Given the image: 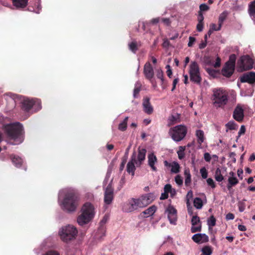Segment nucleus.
<instances>
[{
  "mask_svg": "<svg viewBox=\"0 0 255 255\" xmlns=\"http://www.w3.org/2000/svg\"><path fill=\"white\" fill-rule=\"evenodd\" d=\"M201 224L192 225L191 229L192 233H195L197 232H200L201 231Z\"/></svg>",
  "mask_w": 255,
  "mask_h": 255,
  "instance_id": "37998d69",
  "label": "nucleus"
},
{
  "mask_svg": "<svg viewBox=\"0 0 255 255\" xmlns=\"http://www.w3.org/2000/svg\"><path fill=\"white\" fill-rule=\"evenodd\" d=\"M168 197V194L167 192L164 191V193H162L160 197V200H164L167 199Z\"/></svg>",
  "mask_w": 255,
  "mask_h": 255,
  "instance_id": "338daca9",
  "label": "nucleus"
},
{
  "mask_svg": "<svg viewBox=\"0 0 255 255\" xmlns=\"http://www.w3.org/2000/svg\"><path fill=\"white\" fill-rule=\"evenodd\" d=\"M177 118L174 116L170 117L168 120V126L174 125L176 123Z\"/></svg>",
  "mask_w": 255,
  "mask_h": 255,
  "instance_id": "8fccbe9b",
  "label": "nucleus"
},
{
  "mask_svg": "<svg viewBox=\"0 0 255 255\" xmlns=\"http://www.w3.org/2000/svg\"><path fill=\"white\" fill-rule=\"evenodd\" d=\"M12 4L17 8H23L25 7L27 4L28 0H11Z\"/></svg>",
  "mask_w": 255,
  "mask_h": 255,
  "instance_id": "393cba45",
  "label": "nucleus"
},
{
  "mask_svg": "<svg viewBox=\"0 0 255 255\" xmlns=\"http://www.w3.org/2000/svg\"><path fill=\"white\" fill-rule=\"evenodd\" d=\"M148 165L153 171H157L156 164L157 163V158L153 152L149 153L147 155Z\"/></svg>",
  "mask_w": 255,
  "mask_h": 255,
  "instance_id": "2eb2a0df",
  "label": "nucleus"
},
{
  "mask_svg": "<svg viewBox=\"0 0 255 255\" xmlns=\"http://www.w3.org/2000/svg\"><path fill=\"white\" fill-rule=\"evenodd\" d=\"M128 119V117H126L124 120L119 124L118 129L121 131H125L127 128V123Z\"/></svg>",
  "mask_w": 255,
  "mask_h": 255,
  "instance_id": "72a5a7b5",
  "label": "nucleus"
},
{
  "mask_svg": "<svg viewBox=\"0 0 255 255\" xmlns=\"http://www.w3.org/2000/svg\"><path fill=\"white\" fill-rule=\"evenodd\" d=\"M216 220L213 216H211L207 220V225L209 229H211L216 225Z\"/></svg>",
  "mask_w": 255,
  "mask_h": 255,
  "instance_id": "e433bc0d",
  "label": "nucleus"
},
{
  "mask_svg": "<svg viewBox=\"0 0 255 255\" xmlns=\"http://www.w3.org/2000/svg\"><path fill=\"white\" fill-rule=\"evenodd\" d=\"M18 97L19 96L12 93H8L4 95L5 99L7 100L8 98H10V102L12 103H14V100Z\"/></svg>",
  "mask_w": 255,
  "mask_h": 255,
  "instance_id": "ea45409f",
  "label": "nucleus"
},
{
  "mask_svg": "<svg viewBox=\"0 0 255 255\" xmlns=\"http://www.w3.org/2000/svg\"><path fill=\"white\" fill-rule=\"evenodd\" d=\"M78 234V230L75 227L68 225L59 229L58 235L60 239L65 243H68L74 240Z\"/></svg>",
  "mask_w": 255,
  "mask_h": 255,
  "instance_id": "39448f33",
  "label": "nucleus"
},
{
  "mask_svg": "<svg viewBox=\"0 0 255 255\" xmlns=\"http://www.w3.org/2000/svg\"><path fill=\"white\" fill-rule=\"evenodd\" d=\"M246 131V128L244 126H242L240 128V129L239 130V131L238 132L239 136H241L242 134H243L245 133Z\"/></svg>",
  "mask_w": 255,
  "mask_h": 255,
  "instance_id": "e2e57ef3",
  "label": "nucleus"
},
{
  "mask_svg": "<svg viewBox=\"0 0 255 255\" xmlns=\"http://www.w3.org/2000/svg\"><path fill=\"white\" fill-rule=\"evenodd\" d=\"M146 150L144 148H139L137 155H136L135 163L136 166H139L145 158Z\"/></svg>",
  "mask_w": 255,
  "mask_h": 255,
  "instance_id": "a211bd4d",
  "label": "nucleus"
},
{
  "mask_svg": "<svg viewBox=\"0 0 255 255\" xmlns=\"http://www.w3.org/2000/svg\"><path fill=\"white\" fill-rule=\"evenodd\" d=\"M240 81L242 83L255 84V72H250L243 74L240 77Z\"/></svg>",
  "mask_w": 255,
  "mask_h": 255,
  "instance_id": "ddd939ff",
  "label": "nucleus"
},
{
  "mask_svg": "<svg viewBox=\"0 0 255 255\" xmlns=\"http://www.w3.org/2000/svg\"><path fill=\"white\" fill-rule=\"evenodd\" d=\"M254 60L249 55L241 56L237 62V71L240 72L250 70L253 67Z\"/></svg>",
  "mask_w": 255,
  "mask_h": 255,
  "instance_id": "0eeeda50",
  "label": "nucleus"
},
{
  "mask_svg": "<svg viewBox=\"0 0 255 255\" xmlns=\"http://www.w3.org/2000/svg\"><path fill=\"white\" fill-rule=\"evenodd\" d=\"M201 176L203 179H206L208 176V172L205 167H202L200 170Z\"/></svg>",
  "mask_w": 255,
  "mask_h": 255,
  "instance_id": "3c124183",
  "label": "nucleus"
},
{
  "mask_svg": "<svg viewBox=\"0 0 255 255\" xmlns=\"http://www.w3.org/2000/svg\"><path fill=\"white\" fill-rule=\"evenodd\" d=\"M144 74L145 77L149 80H151L154 75L153 69L149 63H146L144 66Z\"/></svg>",
  "mask_w": 255,
  "mask_h": 255,
  "instance_id": "4be33fe9",
  "label": "nucleus"
},
{
  "mask_svg": "<svg viewBox=\"0 0 255 255\" xmlns=\"http://www.w3.org/2000/svg\"><path fill=\"white\" fill-rule=\"evenodd\" d=\"M196 28L197 31L199 32L202 31L203 29V23L198 22Z\"/></svg>",
  "mask_w": 255,
  "mask_h": 255,
  "instance_id": "0e129e2a",
  "label": "nucleus"
},
{
  "mask_svg": "<svg viewBox=\"0 0 255 255\" xmlns=\"http://www.w3.org/2000/svg\"><path fill=\"white\" fill-rule=\"evenodd\" d=\"M81 214L77 217V223L80 226H84L90 222L94 218L96 211L94 206L91 203L87 202L82 206Z\"/></svg>",
  "mask_w": 255,
  "mask_h": 255,
  "instance_id": "7ed1b4c3",
  "label": "nucleus"
},
{
  "mask_svg": "<svg viewBox=\"0 0 255 255\" xmlns=\"http://www.w3.org/2000/svg\"><path fill=\"white\" fill-rule=\"evenodd\" d=\"M254 93L253 89H249L247 91L241 90L240 95L242 97H251Z\"/></svg>",
  "mask_w": 255,
  "mask_h": 255,
  "instance_id": "4c0bfd02",
  "label": "nucleus"
},
{
  "mask_svg": "<svg viewBox=\"0 0 255 255\" xmlns=\"http://www.w3.org/2000/svg\"><path fill=\"white\" fill-rule=\"evenodd\" d=\"M129 49L132 52L135 53L137 49V44L135 42L132 41L128 44Z\"/></svg>",
  "mask_w": 255,
  "mask_h": 255,
  "instance_id": "c03bdc74",
  "label": "nucleus"
},
{
  "mask_svg": "<svg viewBox=\"0 0 255 255\" xmlns=\"http://www.w3.org/2000/svg\"><path fill=\"white\" fill-rule=\"evenodd\" d=\"M207 184L211 186L212 188H215V183L213 179L211 178H209L207 179Z\"/></svg>",
  "mask_w": 255,
  "mask_h": 255,
  "instance_id": "864d4df0",
  "label": "nucleus"
},
{
  "mask_svg": "<svg viewBox=\"0 0 255 255\" xmlns=\"http://www.w3.org/2000/svg\"><path fill=\"white\" fill-rule=\"evenodd\" d=\"M141 86V85L140 82H137L135 83L133 94L134 98H136L137 97L138 94L140 91Z\"/></svg>",
  "mask_w": 255,
  "mask_h": 255,
  "instance_id": "c9c22d12",
  "label": "nucleus"
},
{
  "mask_svg": "<svg viewBox=\"0 0 255 255\" xmlns=\"http://www.w3.org/2000/svg\"><path fill=\"white\" fill-rule=\"evenodd\" d=\"M157 208L155 206L152 205L144 210L142 214L144 215L145 217H148L153 215L156 211Z\"/></svg>",
  "mask_w": 255,
  "mask_h": 255,
  "instance_id": "bb28decb",
  "label": "nucleus"
},
{
  "mask_svg": "<svg viewBox=\"0 0 255 255\" xmlns=\"http://www.w3.org/2000/svg\"><path fill=\"white\" fill-rule=\"evenodd\" d=\"M11 160L13 164L17 167H20L23 163V160L18 156H13L11 157Z\"/></svg>",
  "mask_w": 255,
  "mask_h": 255,
  "instance_id": "2f4dec72",
  "label": "nucleus"
},
{
  "mask_svg": "<svg viewBox=\"0 0 255 255\" xmlns=\"http://www.w3.org/2000/svg\"><path fill=\"white\" fill-rule=\"evenodd\" d=\"M156 73L157 77L161 80L162 84L164 81L163 71L161 69H158L156 71Z\"/></svg>",
  "mask_w": 255,
  "mask_h": 255,
  "instance_id": "a18cd8bd",
  "label": "nucleus"
},
{
  "mask_svg": "<svg viewBox=\"0 0 255 255\" xmlns=\"http://www.w3.org/2000/svg\"><path fill=\"white\" fill-rule=\"evenodd\" d=\"M175 181L178 186H181L183 184V179L179 175H177L175 177Z\"/></svg>",
  "mask_w": 255,
  "mask_h": 255,
  "instance_id": "603ef678",
  "label": "nucleus"
},
{
  "mask_svg": "<svg viewBox=\"0 0 255 255\" xmlns=\"http://www.w3.org/2000/svg\"><path fill=\"white\" fill-rule=\"evenodd\" d=\"M187 132L186 127L183 125H180L171 128L169 129L168 134L174 141L179 142L184 138Z\"/></svg>",
  "mask_w": 255,
  "mask_h": 255,
  "instance_id": "423d86ee",
  "label": "nucleus"
},
{
  "mask_svg": "<svg viewBox=\"0 0 255 255\" xmlns=\"http://www.w3.org/2000/svg\"><path fill=\"white\" fill-rule=\"evenodd\" d=\"M248 11L251 18L255 20V0L249 4Z\"/></svg>",
  "mask_w": 255,
  "mask_h": 255,
  "instance_id": "cd10ccee",
  "label": "nucleus"
},
{
  "mask_svg": "<svg viewBox=\"0 0 255 255\" xmlns=\"http://www.w3.org/2000/svg\"><path fill=\"white\" fill-rule=\"evenodd\" d=\"M200 9L201 11H206L209 9V6L206 4H201L200 5Z\"/></svg>",
  "mask_w": 255,
  "mask_h": 255,
  "instance_id": "680f3d73",
  "label": "nucleus"
},
{
  "mask_svg": "<svg viewBox=\"0 0 255 255\" xmlns=\"http://www.w3.org/2000/svg\"><path fill=\"white\" fill-rule=\"evenodd\" d=\"M211 100L213 106L216 108H223L228 102V93L222 88L214 89Z\"/></svg>",
  "mask_w": 255,
  "mask_h": 255,
  "instance_id": "20e7f679",
  "label": "nucleus"
},
{
  "mask_svg": "<svg viewBox=\"0 0 255 255\" xmlns=\"http://www.w3.org/2000/svg\"><path fill=\"white\" fill-rule=\"evenodd\" d=\"M136 158V153L134 152L131 157L130 161L127 164V171L128 173L131 175L132 176L134 175V172L135 170V167L134 164Z\"/></svg>",
  "mask_w": 255,
  "mask_h": 255,
  "instance_id": "4468645a",
  "label": "nucleus"
},
{
  "mask_svg": "<svg viewBox=\"0 0 255 255\" xmlns=\"http://www.w3.org/2000/svg\"><path fill=\"white\" fill-rule=\"evenodd\" d=\"M143 112L147 115L151 114L153 112V108L150 102V99L146 97L143 98L142 103Z\"/></svg>",
  "mask_w": 255,
  "mask_h": 255,
  "instance_id": "dca6fc26",
  "label": "nucleus"
},
{
  "mask_svg": "<svg viewBox=\"0 0 255 255\" xmlns=\"http://www.w3.org/2000/svg\"><path fill=\"white\" fill-rule=\"evenodd\" d=\"M164 166L170 168V172L172 173H178L180 171V166L179 163L176 161L168 162L167 161H164Z\"/></svg>",
  "mask_w": 255,
  "mask_h": 255,
  "instance_id": "f3484780",
  "label": "nucleus"
},
{
  "mask_svg": "<svg viewBox=\"0 0 255 255\" xmlns=\"http://www.w3.org/2000/svg\"><path fill=\"white\" fill-rule=\"evenodd\" d=\"M233 117L237 121L241 122L243 120L244 118V111L240 106H237L235 109Z\"/></svg>",
  "mask_w": 255,
  "mask_h": 255,
  "instance_id": "b1692460",
  "label": "nucleus"
},
{
  "mask_svg": "<svg viewBox=\"0 0 255 255\" xmlns=\"http://www.w3.org/2000/svg\"><path fill=\"white\" fill-rule=\"evenodd\" d=\"M228 15V12L226 11H224L222 12L219 16V24L220 25H222V24L224 20L227 18V16Z\"/></svg>",
  "mask_w": 255,
  "mask_h": 255,
  "instance_id": "a19ab883",
  "label": "nucleus"
},
{
  "mask_svg": "<svg viewBox=\"0 0 255 255\" xmlns=\"http://www.w3.org/2000/svg\"><path fill=\"white\" fill-rule=\"evenodd\" d=\"M170 42L168 39H165L163 40L162 46L163 47L167 48L169 46Z\"/></svg>",
  "mask_w": 255,
  "mask_h": 255,
  "instance_id": "774afa93",
  "label": "nucleus"
},
{
  "mask_svg": "<svg viewBox=\"0 0 255 255\" xmlns=\"http://www.w3.org/2000/svg\"><path fill=\"white\" fill-rule=\"evenodd\" d=\"M2 129L7 136L15 141L14 144H19L23 141V127L19 123L4 124L2 126Z\"/></svg>",
  "mask_w": 255,
  "mask_h": 255,
  "instance_id": "f03ea898",
  "label": "nucleus"
},
{
  "mask_svg": "<svg viewBox=\"0 0 255 255\" xmlns=\"http://www.w3.org/2000/svg\"><path fill=\"white\" fill-rule=\"evenodd\" d=\"M154 199V194L151 193L144 194L137 198L140 208L144 207L150 204Z\"/></svg>",
  "mask_w": 255,
  "mask_h": 255,
  "instance_id": "9d476101",
  "label": "nucleus"
},
{
  "mask_svg": "<svg viewBox=\"0 0 255 255\" xmlns=\"http://www.w3.org/2000/svg\"><path fill=\"white\" fill-rule=\"evenodd\" d=\"M201 251V255H211L212 253L211 248L209 246H206L203 248Z\"/></svg>",
  "mask_w": 255,
  "mask_h": 255,
  "instance_id": "79ce46f5",
  "label": "nucleus"
},
{
  "mask_svg": "<svg viewBox=\"0 0 255 255\" xmlns=\"http://www.w3.org/2000/svg\"><path fill=\"white\" fill-rule=\"evenodd\" d=\"M165 214L170 222L172 225H176L177 221V211L172 206H169L167 207L165 211Z\"/></svg>",
  "mask_w": 255,
  "mask_h": 255,
  "instance_id": "9b49d317",
  "label": "nucleus"
},
{
  "mask_svg": "<svg viewBox=\"0 0 255 255\" xmlns=\"http://www.w3.org/2000/svg\"><path fill=\"white\" fill-rule=\"evenodd\" d=\"M235 218L234 215L232 213H228L226 216V219L227 220H233Z\"/></svg>",
  "mask_w": 255,
  "mask_h": 255,
  "instance_id": "69168bd1",
  "label": "nucleus"
},
{
  "mask_svg": "<svg viewBox=\"0 0 255 255\" xmlns=\"http://www.w3.org/2000/svg\"><path fill=\"white\" fill-rule=\"evenodd\" d=\"M196 136L197 139V142L200 145L199 147H201V144L204 142L205 139L204 131L200 129L197 130L196 131Z\"/></svg>",
  "mask_w": 255,
  "mask_h": 255,
  "instance_id": "a878e982",
  "label": "nucleus"
},
{
  "mask_svg": "<svg viewBox=\"0 0 255 255\" xmlns=\"http://www.w3.org/2000/svg\"><path fill=\"white\" fill-rule=\"evenodd\" d=\"M140 208L137 198H131L123 204L122 210L125 212L129 213L137 210Z\"/></svg>",
  "mask_w": 255,
  "mask_h": 255,
  "instance_id": "1a4fd4ad",
  "label": "nucleus"
},
{
  "mask_svg": "<svg viewBox=\"0 0 255 255\" xmlns=\"http://www.w3.org/2000/svg\"><path fill=\"white\" fill-rule=\"evenodd\" d=\"M235 65L226 63L224 68L222 70V74L227 77H230L235 70Z\"/></svg>",
  "mask_w": 255,
  "mask_h": 255,
  "instance_id": "aec40b11",
  "label": "nucleus"
},
{
  "mask_svg": "<svg viewBox=\"0 0 255 255\" xmlns=\"http://www.w3.org/2000/svg\"><path fill=\"white\" fill-rule=\"evenodd\" d=\"M204 158L206 161L210 162L211 159V156L209 153L206 152L204 154Z\"/></svg>",
  "mask_w": 255,
  "mask_h": 255,
  "instance_id": "052dcab7",
  "label": "nucleus"
},
{
  "mask_svg": "<svg viewBox=\"0 0 255 255\" xmlns=\"http://www.w3.org/2000/svg\"><path fill=\"white\" fill-rule=\"evenodd\" d=\"M184 173L185 175V184L186 186H188L191 181V176L189 169L188 168H185Z\"/></svg>",
  "mask_w": 255,
  "mask_h": 255,
  "instance_id": "7c9ffc66",
  "label": "nucleus"
},
{
  "mask_svg": "<svg viewBox=\"0 0 255 255\" xmlns=\"http://www.w3.org/2000/svg\"><path fill=\"white\" fill-rule=\"evenodd\" d=\"M194 207L197 209H201L203 207V201L200 198L196 197L194 199Z\"/></svg>",
  "mask_w": 255,
  "mask_h": 255,
  "instance_id": "f704fd0d",
  "label": "nucleus"
},
{
  "mask_svg": "<svg viewBox=\"0 0 255 255\" xmlns=\"http://www.w3.org/2000/svg\"><path fill=\"white\" fill-rule=\"evenodd\" d=\"M221 64V59L219 57H217L215 63L212 64V65L215 67H219Z\"/></svg>",
  "mask_w": 255,
  "mask_h": 255,
  "instance_id": "4d7b16f0",
  "label": "nucleus"
},
{
  "mask_svg": "<svg viewBox=\"0 0 255 255\" xmlns=\"http://www.w3.org/2000/svg\"><path fill=\"white\" fill-rule=\"evenodd\" d=\"M185 148V146H180L179 147V149L177 152L179 159H182L184 157Z\"/></svg>",
  "mask_w": 255,
  "mask_h": 255,
  "instance_id": "58836bf2",
  "label": "nucleus"
},
{
  "mask_svg": "<svg viewBox=\"0 0 255 255\" xmlns=\"http://www.w3.org/2000/svg\"><path fill=\"white\" fill-rule=\"evenodd\" d=\"M228 181V184L227 185V188L229 190H230L232 187L237 185L239 182L238 179L236 176V174L232 171L229 173Z\"/></svg>",
  "mask_w": 255,
  "mask_h": 255,
  "instance_id": "5701e85b",
  "label": "nucleus"
},
{
  "mask_svg": "<svg viewBox=\"0 0 255 255\" xmlns=\"http://www.w3.org/2000/svg\"><path fill=\"white\" fill-rule=\"evenodd\" d=\"M236 60V56L235 54H232L230 56L229 60L226 63L233 64L235 66V62Z\"/></svg>",
  "mask_w": 255,
  "mask_h": 255,
  "instance_id": "09e8293b",
  "label": "nucleus"
},
{
  "mask_svg": "<svg viewBox=\"0 0 255 255\" xmlns=\"http://www.w3.org/2000/svg\"><path fill=\"white\" fill-rule=\"evenodd\" d=\"M58 204L66 212H75L79 204V199L76 195L75 188L66 187L61 189L58 193Z\"/></svg>",
  "mask_w": 255,
  "mask_h": 255,
  "instance_id": "f257e3e1",
  "label": "nucleus"
},
{
  "mask_svg": "<svg viewBox=\"0 0 255 255\" xmlns=\"http://www.w3.org/2000/svg\"><path fill=\"white\" fill-rule=\"evenodd\" d=\"M112 182V180H111L105 191L104 202L105 204L108 205L111 204L113 199L114 189Z\"/></svg>",
  "mask_w": 255,
  "mask_h": 255,
  "instance_id": "f8f14e48",
  "label": "nucleus"
},
{
  "mask_svg": "<svg viewBox=\"0 0 255 255\" xmlns=\"http://www.w3.org/2000/svg\"><path fill=\"white\" fill-rule=\"evenodd\" d=\"M195 41V38L193 37L190 36L189 38V42L188 46L189 47H192Z\"/></svg>",
  "mask_w": 255,
  "mask_h": 255,
  "instance_id": "bf43d9fd",
  "label": "nucleus"
},
{
  "mask_svg": "<svg viewBox=\"0 0 255 255\" xmlns=\"http://www.w3.org/2000/svg\"><path fill=\"white\" fill-rule=\"evenodd\" d=\"M164 191L170 193L171 197L174 196L176 194L175 189L172 188L171 185L169 184H166L164 187Z\"/></svg>",
  "mask_w": 255,
  "mask_h": 255,
  "instance_id": "c756f323",
  "label": "nucleus"
},
{
  "mask_svg": "<svg viewBox=\"0 0 255 255\" xmlns=\"http://www.w3.org/2000/svg\"><path fill=\"white\" fill-rule=\"evenodd\" d=\"M190 80L196 83H199L201 82V78L200 77L199 67L197 63L195 61H192L189 66V70Z\"/></svg>",
  "mask_w": 255,
  "mask_h": 255,
  "instance_id": "6e6552de",
  "label": "nucleus"
},
{
  "mask_svg": "<svg viewBox=\"0 0 255 255\" xmlns=\"http://www.w3.org/2000/svg\"><path fill=\"white\" fill-rule=\"evenodd\" d=\"M33 104H32V109L34 112L39 111L42 108L41 102L39 99L33 98Z\"/></svg>",
  "mask_w": 255,
  "mask_h": 255,
  "instance_id": "c85d7f7f",
  "label": "nucleus"
},
{
  "mask_svg": "<svg viewBox=\"0 0 255 255\" xmlns=\"http://www.w3.org/2000/svg\"><path fill=\"white\" fill-rule=\"evenodd\" d=\"M42 255H60L57 252H56L55 251L50 250V251L47 252L46 253L43 254Z\"/></svg>",
  "mask_w": 255,
  "mask_h": 255,
  "instance_id": "6e6d98bb",
  "label": "nucleus"
},
{
  "mask_svg": "<svg viewBox=\"0 0 255 255\" xmlns=\"http://www.w3.org/2000/svg\"><path fill=\"white\" fill-rule=\"evenodd\" d=\"M85 197L87 200H92L94 198V195L91 192H87L86 193Z\"/></svg>",
  "mask_w": 255,
  "mask_h": 255,
  "instance_id": "13d9d810",
  "label": "nucleus"
},
{
  "mask_svg": "<svg viewBox=\"0 0 255 255\" xmlns=\"http://www.w3.org/2000/svg\"><path fill=\"white\" fill-rule=\"evenodd\" d=\"M226 127L229 129H234L236 128V124L234 121H230L226 124Z\"/></svg>",
  "mask_w": 255,
  "mask_h": 255,
  "instance_id": "de8ad7c7",
  "label": "nucleus"
},
{
  "mask_svg": "<svg viewBox=\"0 0 255 255\" xmlns=\"http://www.w3.org/2000/svg\"><path fill=\"white\" fill-rule=\"evenodd\" d=\"M215 178L218 182H221L224 180V177L222 173V170L220 168H217L215 171Z\"/></svg>",
  "mask_w": 255,
  "mask_h": 255,
  "instance_id": "473e14b6",
  "label": "nucleus"
},
{
  "mask_svg": "<svg viewBox=\"0 0 255 255\" xmlns=\"http://www.w3.org/2000/svg\"><path fill=\"white\" fill-rule=\"evenodd\" d=\"M192 226L201 224L199 217L197 216H193L191 219Z\"/></svg>",
  "mask_w": 255,
  "mask_h": 255,
  "instance_id": "49530a36",
  "label": "nucleus"
},
{
  "mask_svg": "<svg viewBox=\"0 0 255 255\" xmlns=\"http://www.w3.org/2000/svg\"><path fill=\"white\" fill-rule=\"evenodd\" d=\"M33 102V98L23 97L21 101L22 108L27 112L29 111L32 108Z\"/></svg>",
  "mask_w": 255,
  "mask_h": 255,
  "instance_id": "412c9836",
  "label": "nucleus"
},
{
  "mask_svg": "<svg viewBox=\"0 0 255 255\" xmlns=\"http://www.w3.org/2000/svg\"><path fill=\"white\" fill-rule=\"evenodd\" d=\"M222 26L219 24L218 26L214 23H212L210 25V28L213 31H218L221 29Z\"/></svg>",
  "mask_w": 255,
  "mask_h": 255,
  "instance_id": "5fc2aeb1",
  "label": "nucleus"
},
{
  "mask_svg": "<svg viewBox=\"0 0 255 255\" xmlns=\"http://www.w3.org/2000/svg\"><path fill=\"white\" fill-rule=\"evenodd\" d=\"M192 239L196 243L201 244L208 242L209 238L205 234L198 233L194 235Z\"/></svg>",
  "mask_w": 255,
  "mask_h": 255,
  "instance_id": "6ab92c4d",
  "label": "nucleus"
}]
</instances>
